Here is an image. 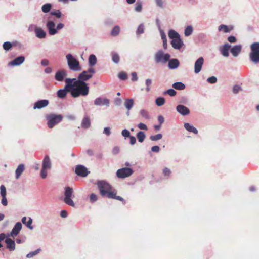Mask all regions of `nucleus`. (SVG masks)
<instances>
[{"label": "nucleus", "mask_w": 259, "mask_h": 259, "mask_svg": "<svg viewBox=\"0 0 259 259\" xmlns=\"http://www.w3.org/2000/svg\"><path fill=\"white\" fill-rule=\"evenodd\" d=\"M250 60L254 63H259V42H254L250 46Z\"/></svg>", "instance_id": "nucleus-4"}, {"label": "nucleus", "mask_w": 259, "mask_h": 259, "mask_svg": "<svg viewBox=\"0 0 259 259\" xmlns=\"http://www.w3.org/2000/svg\"><path fill=\"white\" fill-rule=\"evenodd\" d=\"M157 6L160 8H163L165 4V0H155Z\"/></svg>", "instance_id": "nucleus-44"}, {"label": "nucleus", "mask_w": 259, "mask_h": 259, "mask_svg": "<svg viewBox=\"0 0 259 259\" xmlns=\"http://www.w3.org/2000/svg\"><path fill=\"white\" fill-rule=\"evenodd\" d=\"M140 114L142 118L146 120H149L151 118L148 111L144 109L140 110Z\"/></svg>", "instance_id": "nucleus-32"}, {"label": "nucleus", "mask_w": 259, "mask_h": 259, "mask_svg": "<svg viewBox=\"0 0 259 259\" xmlns=\"http://www.w3.org/2000/svg\"><path fill=\"white\" fill-rule=\"evenodd\" d=\"M69 68L73 71H79L82 68L79 62L71 54H68L66 56Z\"/></svg>", "instance_id": "nucleus-3"}, {"label": "nucleus", "mask_w": 259, "mask_h": 259, "mask_svg": "<svg viewBox=\"0 0 259 259\" xmlns=\"http://www.w3.org/2000/svg\"><path fill=\"white\" fill-rule=\"evenodd\" d=\"M37 37L44 38L46 36V33L42 28L38 27L35 33Z\"/></svg>", "instance_id": "nucleus-30"}, {"label": "nucleus", "mask_w": 259, "mask_h": 259, "mask_svg": "<svg viewBox=\"0 0 259 259\" xmlns=\"http://www.w3.org/2000/svg\"><path fill=\"white\" fill-rule=\"evenodd\" d=\"M204 62V60L202 57H200L196 60L194 63L195 73L198 74L201 71Z\"/></svg>", "instance_id": "nucleus-12"}, {"label": "nucleus", "mask_w": 259, "mask_h": 259, "mask_svg": "<svg viewBox=\"0 0 259 259\" xmlns=\"http://www.w3.org/2000/svg\"><path fill=\"white\" fill-rule=\"evenodd\" d=\"M49 104V101L48 100H41L36 102L34 105L33 108L41 109L43 107H46Z\"/></svg>", "instance_id": "nucleus-18"}, {"label": "nucleus", "mask_w": 259, "mask_h": 259, "mask_svg": "<svg viewBox=\"0 0 259 259\" xmlns=\"http://www.w3.org/2000/svg\"><path fill=\"white\" fill-rule=\"evenodd\" d=\"M97 200V196L94 193L91 194L90 196V202L93 203L96 202Z\"/></svg>", "instance_id": "nucleus-51"}, {"label": "nucleus", "mask_w": 259, "mask_h": 259, "mask_svg": "<svg viewBox=\"0 0 259 259\" xmlns=\"http://www.w3.org/2000/svg\"><path fill=\"white\" fill-rule=\"evenodd\" d=\"M168 36L172 40L177 39L180 37V36L179 34V33L174 30H170L169 31Z\"/></svg>", "instance_id": "nucleus-34"}, {"label": "nucleus", "mask_w": 259, "mask_h": 259, "mask_svg": "<svg viewBox=\"0 0 259 259\" xmlns=\"http://www.w3.org/2000/svg\"><path fill=\"white\" fill-rule=\"evenodd\" d=\"M24 169L25 166L23 164H21L18 165L15 171V177L16 179H18L20 178Z\"/></svg>", "instance_id": "nucleus-26"}, {"label": "nucleus", "mask_w": 259, "mask_h": 259, "mask_svg": "<svg viewBox=\"0 0 259 259\" xmlns=\"http://www.w3.org/2000/svg\"><path fill=\"white\" fill-rule=\"evenodd\" d=\"M165 94H167L170 96H174L176 94V92L172 89H170L167 90L165 92Z\"/></svg>", "instance_id": "nucleus-52"}, {"label": "nucleus", "mask_w": 259, "mask_h": 259, "mask_svg": "<svg viewBox=\"0 0 259 259\" xmlns=\"http://www.w3.org/2000/svg\"><path fill=\"white\" fill-rule=\"evenodd\" d=\"M38 27L35 24H31L29 26L28 28V31L29 32H32L34 31L35 33L36 30L37 29Z\"/></svg>", "instance_id": "nucleus-47"}, {"label": "nucleus", "mask_w": 259, "mask_h": 259, "mask_svg": "<svg viewBox=\"0 0 259 259\" xmlns=\"http://www.w3.org/2000/svg\"><path fill=\"white\" fill-rule=\"evenodd\" d=\"M25 60V58L23 56H19L16 58L12 61L9 63L10 66H17L21 64Z\"/></svg>", "instance_id": "nucleus-20"}, {"label": "nucleus", "mask_w": 259, "mask_h": 259, "mask_svg": "<svg viewBox=\"0 0 259 259\" xmlns=\"http://www.w3.org/2000/svg\"><path fill=\"white\" fill-rule=\"evenodd\" d=\"M98 189L102 196L108 198L115 199L120 201H123L120 196H116V191L112 190L111 185L105 181H98L97 183Z\"/></svg>", "instance_id": "nucleus-2"}, {"label": "nucleus", "mask_w": 259, "mask_h": 259, "mask_svg": "<svg viewBox=\"0 0 259 259\" xmlns=\"http://www.w3.org/2000/svg\"><path fill=\"white\" fill-rule=\"evenodd\" d=\"M134 172L131 168L124 167L119 169L116 171V176L118 178L124 179L131 176Z\"/></svg>", "instance_id": "nucleus-11"}, {"label": "nucleus", "mask_w": 259, "mask_h": 259, "mask_svg": "<svg viewBox=\"0 0 259 259\" xmlns=\"http://www.w3.org/2000/svg\"><path fill=\"white\" fill-rule=\"evenodd\" d=\"M241 45H235L231 49V53L234 57H237L241 52Z\"/></svg>", "instance_id": "nucleus-25"}, {"label": "nucleus", "mask_w": 259, "mask_h": 259, "mask_svg": "<svg viewBox=\"0 0 259 259\" xmlns=\"http://www.w3.org/2000/svg\"><path fill=\"white\" fill-rule=\"evenodd\" d=\"M66 88L71 89V95L74 98L80 96H85L89 92V87L85 82L77 81L76 78H66L65 80Z\"/></svg>", "instance_id": "nucleus-1"}, {"label": "nucleus", "mask_w": 259, "mask_h": 259, "mask_svg": "<svg viewBox=\"0 0 259 259\" xmlns=\"http://www.w3.org/2000/svg\"><path fill=\"white\" fill-rule=\"evenodd\" d=\"M131 75H132V81H136L138 80V76H137V73L135 72H133L131 73Z\"/></svg>", "instance_id": "nucleus-60"}, {"label": "nucleus", "mask_w": 259, "mask_h": 259, "mask_svg": "<svg viewBox=\"0 0 259 259\" xmlns=\"http://www.w3.org/2000/svg\"><path fill=\"white\" fill-rule=\"evenodd\" d=\"M95 73V69L93 67H89L88 70L83 71L79 74L77 81L85 82V81L91 78Z\"/></svg>", "instance_id": "nucleus-7"}, {"label": "nucleus", "mask_w": 259, "mask_h": 259, "mask_svg": "<svg viewBox=\"0 0 259 259\" xmlns=\"http://www.w3.org/2000/svg\"><path fill=\"white\" fill-rule=\"evenodd\" d=\"M91 125V121L88 116H85L81 122V127L83 128H88Z\"/></svg>", "instance_id": "nucleus-27"}, {"label": "nucleus", "mask_w": 259, "mask_h": 259, "mask_svg": "<svg viewBox=\"0 0 259 259\" xmlns=\"http://www.w3.org/2000/svg\"><path fill=\"white\" fill-rule=\"evenodd\" d=\"M46 118L48 127L52 128L62 120L63 116L60 114H50L47 115Z\"/></svg>", "instance_id": "nucleus-6"}, {"label": "nucleus", "mask_w": 259, "mask_h": 259, "mask_svg": "<svg viewBox=\"0 0 259 259\" xmlns=\"http://www.w3.org/2000/svg\"><path fill=\"white\" fill-rule=\"evenodd\" d=\"M56 25L55 22L51 20H49L47 24L46 27L48 30V33L50 35H54L58 33V30L62 29L64 25L63 23H60L57 24L56 27H55Z\"/></svg>", "instance_id": "nucleus-5"}, {"label": "nucleus", "mask_w": 259, "mask_h": 259, "mask_svg": "<svg viewBox=\"0 0 259 259\" xmlns=\"http://www.w3.org/2000/svg\"><path fill=\"white\" fill-rule=\"evenodd\" d=\"M73 190L70 187H66L65 188L64 191V202L67 205L74 207L75 204L72 199V198L74 197L73 195Z\"/></svg>", "instance_id": "nucleus-8"}, {"label": "nucleus", "mask_w": 259, "mask_h": 259, "mask_svg": "<svg viewBox=\"0 0 259 259\" xmlns=\"http://www.w3.org/2000/svg\"><path fill=\"white\" fill-rule=\"evenodd\" d=\"M207 81L210 83H214L217 81V78L215 76H211L207 79Z\"/></svg>", "instance_id": "nucleus-57"}, {"label": "nucleus", "mask_w": 259, "mask_h": 259, "mask_svg": "<svg viewBox=\"0 0 259 259\" xmlns=\"http://www.w3.org/2000/svg\"><path fill=\"white\" fill-rule=\"evenodd\" d=\"M152 82V81L151 79H146L145 80V84L146 86V91L148 92L150 91V85Z\"/></svg>", "instance_id": "nucleus-45"}, {"label": "nucleus", "mask_w": 259, "mask_h": 259, "mask_svg": "<svg viewBox=\"0 0 259 259\" xmlns=\"http://www.w3.org/2000/svg\"><path fill=\"white\" fill-rule=\"evenodd\" d=\"M135 10L138 12H140L142 10V5L141 3H137L135 7Z\"/></svg>", "instance_id": "nucleus-59"}, {"label": "nucleus", "mask_w": 259, "mask_h": 259, "mask_svg": "<svg viewBox=\"0 0 259 259\" xmlns=\"http://www.w3.org/2000/svg\"><path fill=\"white\" fill-rule=\"evenodd\" d=\"M75 173L78 175L83 177H86L89 172L88 169L82 165H77L75 168Z\"/></svg>", "instance_id": "nucleus-14"}, {"label": "nucleus", "mask_w": 259, "mask_h": 259, "mask_svg": "<svg viewBox=\"0 0 259 259\" xmlns=\"http://www.w3.org/2000/svg\"><path fill=\"white\" fill-rule=\"evenodd\" d=\"M50 14L51 15L55 16L58 18H60L62 16V13L59 10H57L56 12H52Z\"/></svg>", "instance_id": "nucleus-55"}, {"label": "nucleus", "mask_w": 259, "mask_h": 259, "mask_svg": "<svg viewBox=\"0 0 259 259\" xmlns=\"http://www.w3.org/2000/svg\"><path fill=\"white\" fill-rule=\"evenodd\" d=\"M67 92H71V89L70 88H66V85L64 87V89H60L57 92V96L59 98H64L66 97Z\"/></svg>", "instance_id": "nucleus-21"}, {"label": "nucleus", "mask_w": 259, "mask_h": 259, "mask_svg": "<svg viewBox=\"0 0 259 259\" xmlns=\"http://www.w3.org/2000/svg\"><path fill=\"white\" fill-rule=\"evenodd\" d=\"M218 29L220 31H222L225 33H227L233 29V27L230 26L229 27L227 25L222 24L219 26Z\"/></svg>", "instance_id": "nucleus-33"}, {"label": "nucleus", "mask_w": 259, "mask_h": 259, "mask_svg": "<svg viewBox=\"0 0 259 259\" xmlns=\"http://www.w3.org/2000/svg\"><path fill=\"white\" fill-rule=\"evenodd\" d=\"M170 57L169 54H164L162 50H159L155 55V60L157 63H165L169 60Z\"/></svg>", "instance_id": "nucleus-10"}, {"label": "nucleus", "mask_w": 259, "mask_h": 259, "mask_svg": "<svg viewBox=\"0 0 259 259\" xmlns=\"http://www.w3.org/2000/svg\"><path fill=\"white\" fill-rule=\"evenodd\" d=\"M171 44L172 47L176 49L179 50L184 45L183 42L180 38L172 40Z\"/></svg>", "instance_id": "nucleus-19"}, {"label": "nucleus", "mask_w": 259, "mask_h": 259, "mask_svg": "<svg viewBox=\"0 0 259 259\" xmlns=\"http://www.w3.org/2000/svg\"><path fill=\"white\" fill-rule=\"evenodd\" d=\"M144 32V25L143 24H141L138 27L136 33L137 35H140L143 33Z\"/></svg>", "instance_id": "nucleus-42"}, {"label": "nucleus", "mask_w": 259, "mask_h": 259, "mask_svg": "<svg viewBox=\"0 0 259 259\" xmlns=\"http://www.w3.org/2000/svg\"><path fill=\"white\" fill-rule=\"evenodd\" d=\"M137 137L139 142H143L145 138V134L142 131H140L137 134Z\"/></svg>", "instance_id": "nucleus-37"}, {"label": "nucleus", "mask_w": 259, "mask_h": 259, "mask_svg": "<svg viewBox=\"0 0 259 259\" xmlns=\"http://www.w3.org/2000/svg\"><path fill=\"white\" fill-rule=\"evenodd\" d=\"M40 249H38L35 250L34 251L31 252L29 253H28V254H27L26 257L27 258H31L33 256H35V255L37 254L40 252Z\"/></svg>", "instance_id": "nucleus-46"}, {"label": "nucleus", "mask_w": 259, "mask_h": 259, "mask_svg": "<svg viewBox=\"0 0 259 259\" xmlns=\"http://www.w3.org/2000/svg\"><path fill=\"white\" fill-rule=\"evenodd\" d=\"M231 48V45L229 44H225L220 49L221 54L225 57L229 56V50Z\"/></svg>", "instance_id": "nucleus-24"}, {"label": "nucleus", "mask_w": 259, "mask_h": 259, "mask_svg": "<svg viewBox=\"0 0 259 259\" xmlns=\"http://www.w3.org/2000/svg\"><path fill=\"white\" fill-rule=\"evenodd\" d=\"M241 87L239 85H235L233 88V92L234 94H237L239 91H241Z\"/></svg>", "instance_id": "nucleus-54"}, {"label": "nucleus", "mask_w": 259, "mask_h": 259, "mask_svg": "<svg viewBox=\"0 0 259 259\" xmlns=\"http://www.w3.org/2000/svg\"><path fill=\"white\" fill-rule=\"evenodd\" d=\"M94 103L96 106L106 105L107 106H109L110 102L107 98L98 97L94 100Z\"/></svg>", "instance_id": "nucleus-15"}, {"label": "nucleus", "mask_w": 259, "mask_h": 259, "mask_svg": "<svg viewBox=\"0 0 259 259\" xmlns=\"http://www.w3.org/2000/svg\"><path fill=\"white\" fill-rule=\"evenodd\" d=\"M7 248L9 249L10 251H13L15 249V243L14 241L10 238H6L5 241Z\"/></svg>", "instance_id": "nucleus-22"}, {"label": "nucleus", "mask_w": 259, "mask_h": 259, "mask_svg": "<svg viewBox=\"0 0 259 259\" xmlns=\"http://www.w3.org/2000/svg\"><path fill=\"white\" fill-rule=\"evenodd\" d=\"M118 77L122 80H126L127 78V75L126 73L121 72L118 74Z\"/></svg>", "instance_id": "nucleus-49"}, {"label": "nucleus", "mask_w": 259, "mask_h": 259, "mask_svg": "<svg viewBox=\"0 0 259 259\" xmlns=\"http://www.w3.org/2000/svg\"><path fill=\"white\" fill-rule=\"evenodd\" d=\"M165 99L163 97H158L155 100L156 104L158 106H161L164 104Z\"/></svg>", "instance_id": "nucleus-39"}, {"label": "nucleus", "mask_w": 259, "mask_h": 259, "mask_svg": "<svg viewBox=\"0 0 259 259\" xmlns=\"http://www.w3.org/2000/svg\"><path fill=\"white\" fill-rule=\"evenodd\" d=\"M172 87L176 90H182L185 88V85L181 82H177L172 84Z\"/></svg>", "instance_id": "nucleus-35"}, {"label": "nucleus", "mask_w": 259, "mask_h": 259, "mask_svg": "<svg viewBox=\"0 0 259 259\" xmlns=\"http://www.w3.org/2000/svg\"><path fill=\"white\" fill-rule=\"evenodd\" d=\"M193 31V27L191 25L187 26L185 29L184 34L186 36H189L192 34Z\"/></svg>", "instance_id": "nucleus-36"}, {"label": "nucleus", "mask_w": 259, "mask_h": 259, "mask_svg": "<svg viewBox=\"0 0 259 259\" xmlns=\"http://www.w3.org/2000/svg\"><path fill=\"white\" fill-rule=\"evenodd\" d=\"M119 32H120L119 27L118 26H116L113 28L111 34L112 36H117L119 34Z\"/></svg>", "instance_id": "nucleus-41"}, {"label": "nucleus", "mask_w": 259, "mask_h": 259, "mask_svg": "<svg viewBox=\"0 0 259 259\" xmlns=\"http://www.w3.org/2000/svg\"><path fill=\"white\" fill-rule=\"evenodd\" d=\"M180 65V62L177 59L169 60L168 67L171 69L177 68Z\"/></svg>", "instance_id": "nucleus-23"}, {"label": "nucleus", "mask_w": 259, "mask_h": 259, "mask_svg": "<svg viewBox=\"0 0 259 259\" xmlns=\"http://www.w3.org/2000/svg\"><path fill=\"white\" fill-rule=\"evenodd\" d=\"M185 128L189 132L193 133L194 134H197L198 133L197 130L193 125H191L188 123H184Z\"/></svg>", "instance_id": "nucleus-29"}, {"label": "nucleus", "mask_w": 259, "mask_h": 259, "mask_svg": "<svg viewBox=\"0 0 259 259\" xmlns=\"http://www.w3.org/2000/svg\"><path fill=\"white\" fill-rule=\"evenodd\" d=\"M3 46V48L5 50L7 51L9 50L12 47V44L10 42L7 41L4 43Z\"/></svg>", "instance_id": "nucleus-56"}, {"label": "nucleus", "mask_w": 259, "mask_h": 259, "mask_svg": "<svg viewBox=\"0 0 259 259\" xmlns=\"http://www.w3.org/2000/svg\"><path fill=\"white\" fill-rule=\"evenodd\" d=\"M162 138V135L161 134H158L155 135H152L150 137V139L151 141H155L160 140Z\"/></svg>", "instance_id": "nucleus-40"}, {"label": "nucleus", "mask_w": 259, "mask_h": 259, "mask_svg": "<svg viewBox=\"0 0 259 259\" xmlns=\"http://www.w3.org/2000/svg\"><path fill=\"white\" fill-rule=\"evenodd\" d=\"M134 100L132 98L127 99L125 100L124 106L125 108L129 111L133 107Z\"/></svg>", "instance_id": "nucleus-31"}, {"label": "nucleus", "mask_w": 259, "mask_h": 259, "mask_svg": "<svg viewBox=\"0 0 259 259\" xmlns=\"http://www.w3.org/2000/svg\"><path fill=\"white\" fill-rule=\"evenodd\" d=\"M228 40L231 43H234L236 42V39L234 36H230L228 37Z\"/></svg>", "instance_id": "nucleus-62"}, {"label": "nucleus", "mask_w": 259, "mask_h": 259, "mask_svg": "<svg viewBox=\"0 0 259 259\" xmlns=\"http://www.w3.org/2000/svg\"><path fill=\"white\" fill-rule=\"evenodd\" d=\"M138 127L140 130H147L148 128L146 124L143 123H140L137 125Z\"/></svg>", "instance_id": "nucleus-58"}, {"label": "nucleus", "mask_w": 259, "mask_h": 259, "mask_svg": "<svg viewBox=\"0 0 259 259\" xmlns=\"http://www.w3.org/2000/svg\"><path fill=\"white\" fill-rule=\"evenodd\" d=\"M52 164L51 160L48 156H46L42 161V168L40 171V176L42 179H45L48 174V171L51 168Z\"/></svg>", "instance_id": "nucleus-9"}, {"label": "nucleus", "mask_w": 259, "mask_h": 259, "mask_svg": "<svg viewBox=\"0 0 259 259\" xmlns=\"http://www.w3.org/2000/svg\"><path fill=\"white\" fill-rule=\"evenodd\" d=\"M112 58L113 61L115 63H118L119 61V56L115 52H113L112 53Z\"/></svg>", "instance_id": "nucleus-43"}, {"label": "nucleus", "mask_w": 259, "mask_h": 259, "mask_svg": "<svg viewBox=\"0 0 259 259\" xmlns=\"http://www.w3.org/2000/svg\"><path fill=\"white\" fill-rule=\"evenodd\" d=\"M52 5L50 3H47L41 7L42 11L44 13H48L49 12L51 9Z\"/></svg>", "instance_id": "nucleus-38"}, {"label": "nucleus", "mask_w": 259, "mask_h": 259, "mask_svg": "<svg viewBox=\"0 0 259 259\" xmlns=\"http://www.w3.org/2000/svg\"><path fill=\"white\" fill-rule=\"evenodd\" d=\"M67 75L66 70L64 69L59 70L55 74V79L58 81L62 82L64 80Z\"/></svg>", "instance_id": "nucleus-13"}, {"label": "nucleus", "mask_w": 259, "mask_h": 259, "mask_svg": "<svg viewBox=\"0 0 259 259\" xmlns=\"http://www.w3.org/2000/svg\"><path fill=\"white\" fill-rule=\"evenodd\" d=\"M103 133L106 135L109 136L111 134L110 128L108 127H105Z\"/></svg>", "instance_id": "nucleus-63"}, {"label": "nucleus", "mask_w": 259, "mask_h": 259, "mask_svg": "<svg viewBox=\"0 0 259 259\" xmlns=\"http://www.w3.org/2000/svg\"><path fill=\"white\" fill-rule=\"evenodd\" d=\"M121 134L123 137H124L125 138L127 137H130V131L127 129H124L121 132Z\"/></svg>", "instance_id": "nucleus-50"}, {"label": "nucleus", "mask_w": 259, "mask_h": 259, "mask_svg": "<svg viewBox=\"0 0 259 259\" xmlns=\"http://www.w3.org/2000/svg\"><path fill=\"white\" fill-rule=\"evenodd\" d=\"M151 150L154 152H158L160 150V148L158 146H154L151 148Z\"/></svg>", "instance_id": "nucleus-64"}, {"label": "nucleus", "mask_w": 259, "mask_h": 259, "mask_svg": "<svg viewBox=\"0 0 259 259\" xmlns=\"http://www.w3.org/2000/svg\"><path fill=\"white\" fill-rule=\"evenodd\" d=\"M177 111L183 116H186L190 113L189 109L185 106L179 105L176 107Z\"/></svg>", "instance_id": "nucleus-16"}, {"label": "nucleus", "mask_w": 259, "mask_h": 259, "mask_svg": "<svg viewBox=\"0 0 259 259\" xmlns=\"http://www.w3.org/2000/svg\"><path fill=\"white\" fill-rule=\"evenodd\" d=\"M163 172L165 176H169L171 173V171L169 169H168L167 167H165V168H164Z\"/></svg>", "instance_id": "nucleus-61"}, {"label": "nucleus", "mask_w": 259, "mask_h": 259, "mask_svg": "<svg viewBox=\"0 0 259 259\" xmlns=\"http://www.w3.org/2000/svg\"><path fill=\"white\" fill-rule=\"evenodd\" d=\"M0 193L2 197L6 196V189L4 185H1L0 187Z\"/></svg>", "instance_id": "nucleus-48"}, {"label": "nucleus", "mask_w": 259, "mask_h": 259, "mask_svg": "<svg viewBox=\"0 0 259 259\" xmlns=\"http://www.w3.org/2000/svg\"><path fill=\"white\" fill-rule=\"evenodd\" d=\"M97 62V59L96 56L94 54H91L89 56L88 59V63L89 67H93V66H95Z\"/></svg>", "instance_id": "nucleus-28"}, {"label": "nucleus", "mask_w": 259, "mask_h": 259, "mask_svg": "<svg viewBox=\"0 0 259 259\" xmlns=\"http://www.w3.org/2000/svg\"><path fill=\"white\" fill-rule=\"evenodd\" d=\"M22 228V224L20 222H17L15 225L11 232L10 236L14 237L17 235Z\"/></svg>", "instance_id": "nucleus-17"}, {"label": "nucleus", "mask_w": 259, "mask_h": 259, "mask_svg": "<svg viewBox=\"0 0 259 259\" xmlns=\"http://www.w3.org/2000/svg\"><path fill=\"white\" fill-rule=\"evenodd\" d=\"M32 223V219L31 218H29L28 221H26V223L25 225L29 229L32 230L33 228V226L31 225Z\"/></svg>", "instance_id": "nucleus-53"}]
</instances>
